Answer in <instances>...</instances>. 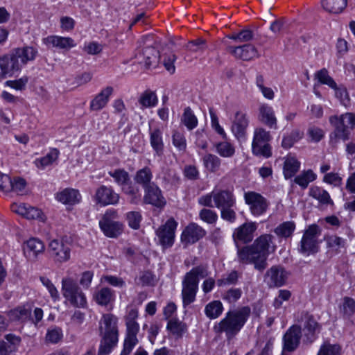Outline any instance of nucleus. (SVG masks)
I'll use <instances>...</instances> for the list:
<instances>
[{
	"instance_id": "obj_1",
	"label": "nucleus",
	"mask_w": 355,
	"mask_h": 355,
	"mask_svg": "<svg viewBox=\"0 0 355 355\" xmlns=\"http://www.w3.org/2000/svg\"><path fill=\"white\" fill-rule=\"evenodd\" d=\"M273 236L263 234L257 238L250 246L238 249V258L241 263H252L256 270L262 272L267 266L269 249Z\"/></svg>"
},
{
	"instance_id": "obj_2",
	"label": "nucleus",
	"mask_w": 355,
	"mask_h": 355,
	"mask_svg": "<svg viewBox=\"0 0 355 355\" xmlns=\"http://www.w3.org/2000/svg\"><path fill=\"white\" fill-rule=\"evenodd\" d=\"M200 205L208 207H216L220 210V217L231 223L236 219L235 211L236 199L228 190L214 189L210 193L198 199Z\"/></svg>"
},
{
	"instance_id": "obj_3",
	"label": "nucleus",
	"mask_w": 355,
	"mask_h": 355,
	"mask_svg": "<svg viewBox=\"0 0 355 355\" xmlns=\"http://www.w3.org/2000/svg\"><path fill=\"white\" fill-rule=\"evenodd\" d=\"M250 313V309L248 306L228 311L225 317L215 325V331L225 333L228 340L233 339L244 326Z\"/></svg>"
},
{
	"instance_id": "obj_4",
	"label": "nucleus",
	"mask_w": 355,
	"mask_h": 355,
	"mask_svg": "<svg viewBox=\"0 0 355 355\" xmlns=\"http://www.w3.org/2000/svg\"><path fill=\"white\" fill-rule=\"evenodd\" d=\"M117 318L111 313L104 314L100 321L101 343L98 355H108L118 343Z\"/></svg>"
},
{
	"instance_id": "obj_5",
	"label": "nucleus",
	"mask_w": 355,
	"mask_h": 355,
	"mask_svg": "<svg viewBox=\"0 0 355 355\" xmlns=\"http://www.w3.org/2000/svg\"><path fill=\"white\" fill-rule=\"evenodd\" d=\"M207 276V266L204 265L194 267L185 274L182 283V303L184 307L195 301L198 291L199 279L205 278Z\"/></svg>"
},
{
	"instance_id": "obj_6",
	"label": "nucleus",
	"mask_w": 355,
	"mask_h": 355,
	"mask_svg": "<svg viewBox=\"0 0 355 355\" xmlns=\"http://www.w3.org/2000/svg\"><path fill=\"white\" fill-rule=\"evenodd\" d=\"M329 122L334 128L330 135L331 141L336 143L340 139L345 141L349 139V129L355 128V115L346 113L340 116H333L329 118Z\"/></svg>"
},
{
	"instance_id": "obj_7",
	"label": "nucleus",
	"mask_w": 355,
	"mask_h": 355,
	"mask_svg": "<svg viewBox=\"0 0 355 355\" xmlns=\"http://www.w3.org/2000/svg\"><path fill=\"white\" fill-rule=\"evenodd\" d=\"M62 293L66 300L73 306L84 308L86 306L85 295L73 277H67L62 279Z\"/></svg>"
},
{
	"instance_id": "obj_8",
	"label": "nucleus",
	"mask_w": 355,
	"mask_h": 355,
	"mask_svg": "<svg viewBox=\"0 0 355 355\" xmlns=\"http://www.w3.org/2000/svg\"><path fill=\"white\" fill-rule=\"evenodd\" d=\"M321 234V230L318 225L313 224L309 225L304 231L300 241L299 250L306 255L315 254L319 250L318 238Z\"/></svg>"
},
{
	"instance_id": "obj_9",
	"label": "nucleus",
	"mask_w": 355,
	"mask_h": 355,
	"mask_svg": "<svg viewBox=\"0 0 355 355\" xmlns=\"http://www.w3.org/2000/svg\"><path fill=\"white\" fill-rule=\"evenodd\" d=\"M271 139L270 134L262 128H256L252 144V153L268 158L272 155L271 146L268 141Z\"/></svg>"
},
{
	"instance_id": "obj_10",
	"label": "nucleus",
	"mask_w": 355,
	"mask_h": 355,
	"mask_svg": "<svg viewBox=\"0 0 355 355\" xmlns=\"http://www.w3.org/2000/svg\"><path fill=\"white\" fill-rule=\"evenodd\" d=\"M298 322H301L303 326L304 342L309 344L312 343L317 338L316 334L320 331V324L313 315L306 311L301 313Z\"/></svg>"
},
{
	"instance_id": "obj_11",
	"label": "nucleus",
	"mask_w": 355,
	"mask_h": 355,
	"mask_svg": "<svg viewBox=\"0 0 355 355\" xmlns=\"http://www.w3.org/2000/svg\"><path fill=\"white\" fill-rule=\"evenodd\" d=\"M177 225L178 223L174 218H171L156 230L159 243L163 248H166L173 245Z\"/></svg>"
},
{
	"instance_id": "obj_12",
	"label": "nucleus",
	"mask_w": 355,
	"mask_h": 355,
	"mask_svg": "<svg viewBox=\"0 0 355 355\" xmlns=\"http://www.w3.org/2000/svg\"><path fill=\"white\" fill-rule=\"evenodd\" d=\"M289 273L280 265L272 266L266 272L264 282L270 288L281 287L287 281Z\"/></svg>"
},
{
	"instance_id": "obj_13",
	"label": "nucleus",
	"mask_w": 355,
	"mask_h": 355,
	"mask_svg": "<svg viewBox=\"0 0 355 355\" xmlns=\"http://www.w3.org/2000/svg\"><path fill=\"white\" fill-rule=\"evenodd\" d=\"M245 203L249 205L251 213L256 216L263 214L268 209L269 202L263 196L254 191L245 193Z\"/></svg>"
},
{
	"instance_id": "obj_14",
	"label": "nucleus",
	"mask_w": 355,
	"mask_h": 355,
	"mask_svg": "<svg viewBox=\"0 0 355 355\" xmlns=\"http://www.w3.org/2000/svg\"><path fill=\"white\" fill-rule=\"evenodd\" d=\"M49 250L51 257L55 263H63L69 260L71 248L63 241L53 240L49 243Z\"/></svg>"
},
{
	"instance_id": "obj_15",
	"label": "nucleus",
	"mask_w": 355,
	"mask_h": 355,
	"mask_svg": "<svg viewBox=\"0 0 355 355\" xmlns=\"http://www.w3.org/2000/svg\"><path fill=\"white\" fill-rule=\"evenodd\" d=\"M302 337V327L294 324L285 333L283 337V350L291 352L299 346Z\"/></svg>"
},
{
	"instance_id": "obj_16",
	"label": "nucleus",
	"mask_w": 355,
	"mask_h": 355,
	"mask_svg": "<svg viewBox=\"0 0 355 355\" xmlns=\"http://www.w3.org/2000/svg\"><path fill=\"white\" fill-rule=\"evenodd\" d=\"M94 198L97 204L106 206L116 205L120 197L112 187L101 185L96 190Z\"/></svg>"
},
{
	"instance_id": "obj_17",
	"label": "nucleus",
	"mask_w": 355,
	"mask_h": 355,
	"mask_svg": "<svg viewBox=\"0 0 355 355\" xmlns=\"http://www.w3.org/2000/svg\"><path fill=\"white\" fill-rule=\"evenodd\" d=\"M37 50L33 46H24L12 50V59L19 63V71L28 62L33 61L37 55Z\"/></svg>"
},
{
	"instance_id": "obj_18",
	"label": "nucleus",
	"mask_w": 355,
	"mask_h": 355,
	"mask_svg": "<svg viewBox=\"0 0 355 355\" xmlns=\"http://www.w3.org/2000/svg\"><path fill=\"white\" fill-rule=\"evenodd\" d=\"M227 51L237 59L243 60H251L259 57L257 49L254 46L247 44L239 46H229Z\"/></svg>"
},
{
	"instance_id": "obj_19",
	"label": "nucleus",
	"mask_w": 355,
	"mask_h": 355,
	"mask_svg": "<svg viewBox=\"0 0 355 355\" xmlns=\"http://www.w3.org/2000/svg\"><path fill=\"white\" fill-rule=\"evenodd\" d=\"M206 234L205 230L196 223L189 224L183 230L181 241L185 244H193Z\"/></svg>"
},
{
	"instance_id": "obj_20",
	"label": "nucleus",
	"mask_w": 355,
	"mask_h": 355,
	"mask_svg": "<svg viewBox=\"0 0 355 355\" xmlns=\"http://www.w3.org/2000/svg\"><path fill=\"white\" fill-rule=\"evenodd\" d=\"M248 124L249 120L246 114L237 111L232 121V131L239 140L245 139Z\"/></svg>"
},
{
	"instance_id": "obj_21",
	"label": "nucleus",
	"mask_w": 355,
	"mask_h": 355,
	"mask_svg": "<svg viewBox=\"0 0 355 355\" xmlns=\"http://www.w3.org/2000/svg\"><path fill=\"white\" fill-rule=\"evenodd\" d=\"M144 202L146 204H150L157 207L165 205L166 201L162 191L155 183L144 188Z\"/></svg>"
},
{
	"instance_id": "obj_22",
	"label": "nucleus",
	"mask_w": 355,
	"mask_h": 355,
	"mask_svg": "<svg viewBox=\"0 0 355 355\" xmlns=\"http://www.w3.org/2000/svg\"><path fill=\"white\" fill-rule=\"evenodd\" d=\"M99 225L104 234L109 237H117L123 231L122 224L111 220L108 212L99 221Z\"/></svg>"
},
{
	"instance_id": "obj_23",
	"label": "nucleus",
	"mask_w": 355,
	"mask_h": 355,
	"mask_svg": "<svg viewBox=\"0 0 355 355\" xmlns=\"http://www.w3.org/2000/svg\"><path fill=\"white\" fill-rule=\"evenodd\" d=\"M42 42L49 48L54 47L66 51H68L76 46L74 40L69 37L50 35L43 38Z\"/></svg>"
},
{
	"instance_id": "obj_24",
	"label": "nucleus",
	"mask_w": 355,
	"mask_h": 355,
	"mask_svg": "<svg viewBox=\"0 0 355 355\" xmlns=\"http://www.w3.org/2000/svg\"><path fill=\"white\" fill-rule=\"evenodd\" d=\"M19 71V63L12 59L11 52L0 56V76H12Z\"/></svg>"
},
{
	"instance_id": "obj_25",
	"label": "nucleus",
	"mask_w": 355,
	"mask_h": 355,
	"mask_svg": "<svg viewBox=\"0 0 355 355\" xmlns=\"http://www.w3.org/2000/svg\"><path fill=\"white\" fill-rule=\"evenodd\" d=\"M113 87L107 86L103 88L95 97L91 101L89 108L92 111H99L103 109L110 101V97L113 93Z\"/></svg>"
},
{
	"instance_id": "obj_26",
	"label": "nucleus",
	"mask_w": 355,
	"mask_h": 355,
	"mask_svg": "<svg viewBox=\"0 0 355 355\" xmlns=\"http://www.w3.org/2000/svg\"><path fill=\"white\" fill-rule=\"evenodd\" d=\"M257 230L255 223H245L236 228L234 232V240H239L245 243L252 241L254 232Z\"/></svg>"
},
{
	"instance_id": "obj_27",
	"label": "nucleus",
	"mask_w": 355,
	"mask_h": 355,
	"mask_svg": "<svg viewBox=\"0 0 355 355\" xmlns=\"http://www.w3.org/2000/svg\"><path fill=\"white\" fill-rule=\"evenodd\" d=\"M125 337L123 343V350L130 353L139 342L137 334L139 331V324H125Z\"/></svg>"
},
{
	"instance_id": "obj_28",
	"label": "nucleus",
	"mask_w": 355,
	"mask_h": 355,
	"mask_svg": "<svg viewBox=\"0 0 355 355\" xmlns=\"http://www.w3.org/2000/svg\"><path fill=\"white\" fill-rule=\"evenodd\" d=\"M44 250V245L42 241L36 238H31L24 245V252L28 258H36Z\"/></svg>"
},
{
	"instance_id": "obj_29",
	"label": "nucleus",
	"mask_w": 355,
	"mask_h": 355,
	"mask_svg": "<svg viewBox=\"0 0 355 355\" xmlns=\"http://www.w3.org/2000/svg\"><path fill=\"white\" fill-rule=\"evenodd\" d=\"M259 120L270 128H277V119L273 109L268 105H262L259 107Z\"/></svg>"
},
{
	"instance_id": "obj_30",
	"label": "nucleus",
	"mask_w": 355,
	"mask_h": 355,
	"mask_svg": "<svg viewBox=\"0 0 355 355\" xmlns=\"http://www.w3.org/2000/svg\"><path fill=\"white\" fill-rule=\"evenodd\" d=\"M115 298L114 291L107 287L102 288L94 295L96 302L101 306H107L114 302Z\"/></svg>"
},
{
	"instance_id": "obj_31",
	"label": "nucleus",
	"mask_w": 355,
	"mask_h": 355,
	"mask_svg": "<svg viewBox=\"0 0 355 355\" xmlns=\"http://www.w3.org/2000/svg\"><path fill=\"white\" fill-rule=\"evenodd\" d=\"M56 198L64 204L74 205L79 202L81 196L76 189H65L57 194Z\"/></svg>"
},
{
	"instance_id": "obj_32",
	"label": "nucleus",
	"mask_w": 355,
	"mask_h": 355,
	"mask_svg": "<svg viewBox=\"0 0 355 355\" xmlns=\"http://www.w3.org/2000/svg\"><path fill=\"white\" fill-rule=\"evenodd\" d=\"M121 191L128 197V202L132 205H139L141 201L139 188L132 182L123 187Z\"/></svg>"
},
{
	"instance_id": "obj_33",
	"label": "nucleus",
	"mask_w": 355,
	"mask_h": 355,
	"mask_svg": "<svg viewBox=\"0 0 355 355\" xmlns=\"http://www.w3.org/2000/svg\"><path fill=\"white\" fill-rule=\"evenodd\" d=\"M300 162L295 157L288 155L284 163L283 172L286 179L293 178L299 171Z\"/></svg>"
},
{
	"instance_id": "obj_34",
	"label": "nucleus",
	"mask_w": 355,
	"mask_h": 355,
	"mask_svg": "<svg viewBox=\"0 0 355 355\" xmlns=\"http://www.w3.org/2000/svg\"><path fill=\"white\" fill-rule=\"evenodd\" d=\"M347 0H321L322 8L328 12L339 14L347 6Z\"/></svg>"
},
{
	"instance_id": "obj_35",
	"label": "nucleus",
	"mask_w": 355,
	"mask_h": 355,
	"mask_svg": "<svg viewBox=\"0 0 355 355\" xmlns=\"http://www.w3.org/2000/svg\"><path fill=\"white\" fill-rule=\"evenodd\" d=\"M309 194L322 205H333V201L329 193L321 187L316 186L311 187Z\"/></svg>"
},
{
	"instance_id": "obj_36",
	"label": "nucleus",
	"mask_w": 355,
	"mask_h": 355,
	"mask_svg": "<svg viewBox=\"0 0 355 355\" xmlns=\"http://www.w3.org/2000/svg\"><path fill=\"white\" fill-rule=\"evenodd\" d=\"M31 308L28 306L17 307L11 310L8 313V315L12 320H19L26 322L31 320Z\"/></svg>"
},
{
	"instance_id": "obj_37",
	"label": "nucleus",
	"mask_w": 355,
	"mask_h": 355,
	"mask_svg": "<svg viewBox=\"0 0 355 355\" xmlns=\"http://www.w3.org/2000/svg\"><path fill=\"white\" fill-rule=\"evenodd\" d=\"M150 144L158 155L162 153L164 144L162 141V132L159 128L150 130Z\"/></svg>"
},
{
	"instance_id": "obj_38",
	"label": "nucleus",
	"mask_w": 355,
	"mask_h": 355,
	"mask_svg": "<svg viewBox=\"0 0 355 355\" xmlns=\"http://www.w3.org/2000/svg\"><path fill=\"white\" fill-rule=\"evenodd\" d=\"M108 174L110 177L114 178V182L117 185L121 187V189L131 182L129 173L123 168H116L108 172Z\"/></svg>"
},
{
	"instance_id": "obj_39",
	"label": "nucleus",
	"mask_w": 355,
	"mask_h": 355,
	"mask_svg": "<svg viewBox=\"0 0 355 355\" xmlns=\"http://www.w3.org/2000/svg\"><path fill=\"white\" fill-rule=\"evenodd\" d=\"M59 154V150L57 148H52L46 156L35 159V166L38 168L44 169L45 167L52 164L55 160H57Z\"/></svg>"
},
{
	"instance_id": "obj_40",
	"label": "nucleus",
	"mask_w": 355,
	"mask_h": 355,
	"mask_svg": "<svg viewBox=\"0 0 355 355\" xmlns=\"http://www.w3.org/2000/svg\"><path fill=\"white\" fill-rule=\"evenodd\" d=\"M153 174L150 168L144 167L136 173L135 180L137 183L142 185L144 189L154 183L151 182Z\"/></svg>"
},
{
	"instance_id": "obj_41",
	"label": "nucleus",
	"mask_w": 355,
	"mask_h": 355,
	"mask_svg": "<svg viewBox=\"0 0 355 355\" xmlns=\"http://www.w3.org/2000/svg\"><path fill=\"white\" fill-rule=\"evenodd\" d=\"M317 178L316 174L311 169L303 171L300 175H297L294 182L302 189L307 188L310 182H313Z\"/></svg>"
},
{
	"instance_id": "obj_42",
	"label": "nucleus",
	"mask_w": 355,
	"mask_h": 355,
	"mask_svg": "<svg viewBox=\"0 0 355 355\" xmlns=\"http://www.w3.org/2000/svg\"><path fill=\"white\" fill-rule=\"evenodd\" d=\"M295 230V224L293 221H286L279 225L274 232L280 238L287 239L293 235Z\"/></svg>"
},
{
	"instance_id": "obj_43",
	"label": "nucleus",
	"mask_w": 355,
	"mask_h": 355,
	"mask_svg": "<svg viewBox=\"0 0 355 355\" xmlns=\"http://www.w3.org/2000/svg\"><path fill=\"white\" fill-rule=\"evenodd\" d=\"M303 132L298 129L292 130L289 134L283 137L282 147L284 149L291 148L296 142L303 137Z\"/></svg>"
},
{
	"instance_id": "obj_44",
	"label": "nucleus",
	"mask_w": 355,
	"mask_h": 355,
	"mask_svg": "<svg viewBox=\"0 0 355 355\" xmlns=\"http://www.w3.org/2000/svg\"><path fill=\"white\" fill-rule=\"evenodd\" d=\"M204 166L211 173L218 171L220 168L221 159L216 155L208 153L202 157Z\"/></svg>"
},
{
	"instance_id": "obj_45",
	"label": "nucleus",
	"mask_w": 355,
	"mask_h": 355,
	"mask_svg": "<svg viewBox=\"0 0 355 355\" xmlns=\"http://www.w3.org/2000/svg\"><path fill=\"white\" fill-rule=\"evenodd\" d=\"M223 310V307L222 303L218 300H215L206 305L205 313L209 318L215 319L220 315Z\"/></svg>"
},
{
	"instance_id": "obj_46",
	"label": "nucleus",
	"mask_w": 355,
	"mask_h": 355,
	"mask_svg": "<svg viewBox=\"0 0 355 355\" xmlns=\"http://www.w3.org/2000/svg\"><path fill=\"white\" fill-rule=\"evenodd\" d=\"M142 55L146 68H149L153 64H156L159 58V51L152 46L144 48L142 51Z\"/></svg>"
},
{
	"instance_id": "obj_47",
	"label": "nucleus",
	"mask_w": 355,
	"mask_h": 355,
	"mask_svg": "<svg viewBox=\"0 0 355 355\" xmlns=\"http://www.w3.org/2000/svg\"><path fill=\"white\" fill-rule=\"evenodd\" d=\"M216 152L223 157H232L235 154V147L228 141H221L215 145Z\"/></svg>"
},
{
	"instance_id": "obj_48",
	"label": "nucleus",
	"mask_w": 355,
	"mask_h": 355,
	"mask_svg": "<svg viewBox=\"0 0 355 355\" xmlns=\"http://www.w3.org/2000/svg\"><path fill=\"white\" fill-rule=\"evenodd\" d=\"M181 121L189 130H193L198 125L197 117L189 107L184 109Z\"/></svg>"
},
{
	"instance_id": "obj_49",
	"label": "nucleus",
	"mask_w": 355,
	"mask_h": 355,
	"mask_svg": "<svg viewBox=\"0 0 355 355\" xmlns=\"http://www.w3.org/2000/svg\"><path fill=\"white\" fill-rule=\"evenodd\" d=\"M341 347L338 344H331L324 342L320 347L317 355H340Z\"/></svg>"
},
{
	"instance_id": "obj_50",
	"label": "nucleus",
	"mask_w": 355,
	"mask_h": 355,
	"mask_svg": "<svg viewBox=\"0 0 355 355\" xmlns=\"http://www.w3.org/2000/svg\"><path fill=\"white\" fill-rule=\"evenodd\" d=\"M355 311V300L349 297L343 298V304L340 306V313L343 318H349Z\"/></svg>"
},
{
	"instance_id": "obj_51",
	"label": "nucleus",
	"mask_w": 355,
	"mask_h": 355,
	"mask_svg": "<svg viewBox=\"0 0 355 355\" xmlns=\"http://www.w3.org/2000/svg\"><path fill=\"white\" fill-rule=\"evenodd\" d=\"M139 102L144 107H152L157 105V97L155 93L146 91L141 95Z\"/></svg>"
},
{
	"instance_id": "obj_52",
	"label": "nucleus",
	"mask_w": 355,
	"mask_h": 355,
	"mask_svg": "<svg viewBox=\"0 0 355 355\" xmlns=\"http://www.w3.org/2000/svg\"><path fill=\"white\" fill-rule=\"evenodd\" d=\"M155 282V277L153 273L149 270L140 272L139 277L136 279V283L142 286H153Z\"/></svg>"
},
{
	"instance_id": "obj_53",
	"label": "nucleus",
	"mask_w": 355,
	"mask_h": 355,
	"mask_svg": "<svg viewBox=\"0 0 355 355\" xmlns=\"http://www.w3.org/2000/svg\"><path fill=\"white\" fill-rule=\"evenodd\" d=\"M315 77L318 81L322 83L328 85L331 88H336V83L334 79L329 75L328 71L326 69H322L315 73Z\"/></svg>"
},
{
	"instance_id": "obj_54",
	"label": "nucleus",
	"mask_w": 355,
	"mask_h": 355,
	"mask_svg": "<svg viewBox=\"0 0 355 355\" xmlns=\"http://www.w3.org/2000/svg\"><path fill=\"white\" fill-rule=\"evenodd\" d=\"M200 218L208 224H214L218 220L216 212L212 209L204 208L199 213Z\"/></svg>"
},
{
	"instance_id": "obj_55",
	"label": "nucleus",
	"mask_w": 355,
	"mask_h": 355,
	"mask_svg": "<svg viewBox=\"0 0 355 355\" xmlns=\"http://www.w3.org/2000/svg\"><path fill=\"white\" fill-rule=\"evenodd\" d=\"M141 218V215L139 211H132L126 214V220L128 225L134 230L139 228Z\"/></svg>"
},
{
	"instance_id": "obj_56",
	"label": "nucleus",
	"mask_w": 355,
	"mask_h": 355,
	"mask_svg": "<svg viewBox=\"0 0 355 355\" xmlns=\"http://www.w3.org/2000/svg\"><path fill=\"white\" fill-rule=\"evenodd\" d=\"M239 274L237 271L232 270L229 274L224 275L221 279L217 280L218 286L236 284L238 282Z\"/></svg>"
},
{
	"instance_id": "obj_57",
	"label": "nucleus",
	"mask_w": 355,
	"mask_h": 355,
	"mask_svg": "<svg viewBox=\"0 0 355 355\" xmlns=\"http://www.w3.org/2000/svg\"><path fill=\"white\" fill-rule=\"evenodd\" d=\"M167 329L174 335L181 336L186 330L185 325L176 320H171L168 321L167 324Z\"/></svg>"
},
{
	"instance_id": "obj_58",
	"label": "nucleus",
	"mask_w": 355,
	"mask_h": 355,
	"mask_svg": "<svg viewBox=\"0 0 355 355\" xmlns=\"http://www.w3.org/2000/svg\"><path fill=\"white\" fill-rule=\"evenodd\" d=\"M328 248L335 250H338L340 248L344 247L345 240L336 235L329 236L325 239Z\"/></svg>"
},
{
	"instance_id": "obj_59",
	"label": "nucleus",
	"mask_w": 355,
	"mask_h": 355,
	"mask_svg": "<svg viewBox=\"0 0 355 355\" xmlns=\"http://www.w3.org/2000/svg\"><path fill=\"white\" fill-rule=\"evenodd\" d=\"M307 135L311 141L317 143L324 137V132L318 127L311 126L307 130Z\"/></svg>"
},
{
	"instance_id": "obj_60",
	"label": "nucleus",
	"mask_w": 355,
	"mask_h": 355,
	"mask_svg": "<svg viewBox=\"0 0 355 355\" xmlns=\"http://www.w3.org/2000/svg\"><path fill=\"white\" fill-rule=\"evenodd\" d=\"M62 338V331L60 328L49 329L46 335V341L49 343H57Z\"/></svg>"
},
{
	"instance_id": "obj_61",
	"label": "nucleus",
	"mask_w": 355,
	"mask_h": 355,
	"mask_svg": "<svg viewBox=\"0 0 355 355\" xmlns=\"http://www.w3.org/2000/svg\"><path fill=\"white\" fill-rule=\"evenodd\" d=\"M26 185V181L21 178H17L14 180L10 178V189L8 190V192L13 191L17 194H20L25 189Z\"/></svg>"
},
{
	"instance_id": "obj_62",
	"label": "nucleus",
	"mask_w": 355,
	"mask_h": 355,
	"mask_svg": "<svg viewBox=\"0 0 355 355\" xmlns=\"http://www.w3.org/2000/svg\"><path fill=\"white\" fill-rule=\"evenodd\" d=\"M40 280L42 282V284L47 288L51 297L54 300H58L59 298V293L55 286L51 282V281L46 277H40Z\"/></svg>"
},
{
	"instance_id": "obj_63",
	"label": "nucleus",
	"mask_w": 355,
	"mask_h": 355,
	"mask_svg": "<svg viewBox=\"0 0 355 355\" xmlns=\"http://www.w3.org/2000/svg\"><path fill=\"white\" fill-rule=\"evenodd\" d=\"M242 295L241 288H230L226 291L223 295V299L227 300L229 303L236 302Z\"/></svg>"
},
{
	"instance_id": "obj_64",
	"label": "nucleus",
	"mask_w": 355,
	"mask_h": 355,
	"mask_svg": "<svg viewBox=\"0 0 355 355\" xmlns=\"http://www.w3.org/2000/svg\"><path fill=\"white\" fill-rule=\"evenodd\" d=\"M187 48L192 52H202L206 48V42L202 39L191 41L188 43Z\"/></svg>"
}]
</instances>
